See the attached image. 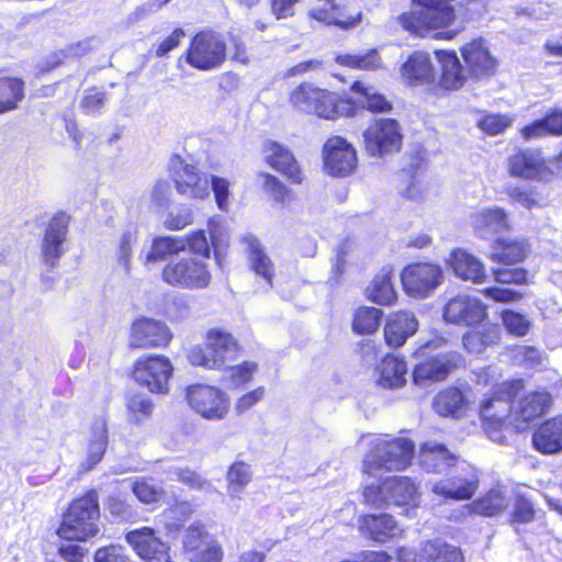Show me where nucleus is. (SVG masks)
Returning a JSON list of instances; mask_svg holds the SVG:
<instances>
[{"mask_svg":"<svg viewBox=\"0 0 562 562\" xmlns=\"http://www.w3.org/2000/svg\"><path fill=\"white\" fill-rule=\"evenodd\" d=\"M456 19L449 0H413L412 9L398 16L400 24L408 32L428 36L432 32L435 38L452 40L460 30H448Z\"/></svg>","mask_w":562,"mask_h":562,"instance_id":"f257e3e1","label":"nucleus"},{"mask_svg":"<svg viewBox=\"0 0 562 562\" xmlns=\"http://www.w3.org/2000/svg\"><path fill=\"white\" fill-rule=\"evenodd\" d=\"M415 445L412 440L391 435H379L370 440V450L363 460V472L375 476L376 471H404L413 460Z\"/></svg>","mask_w":562,"mask_h":562,"instance_id":"f03ea898","label":"nucleus"},{"mask_svg":"<svg viewBox=\"0 0 562 562\" xmlns=\"http://www.w3.org/2000/svg\"><path fill=\"white\" fill-rule=\"evenodd\" d=\"M524 387L521 380L504 381L493 385L480 404L484 431L497 443H504L506 423L512 412V400Z\"/></svg>","mask_w":562,"mask_h":562,"instance_id":"7ed1b4c3","label":"nucleus"},{"mask_svg":"<svg viewBox=\"0 0 562 562\" xmlns=\"http://www.w3.org/2000/svg\"><path fill=\"white\" fill-rule=\"evenodd\" d=\"M99 503L95 491L74 499L63 516L57 535L69 541H86L99 532Z\"/></svg>","mask_w":562,"mask_h":562,"instance_id":"20e7f679","label":"nucleus"},{"mask_svg":"<svg viewBox=\"0 0 562 562\" xmlns=\"http://www.w3.org/2000/svg\"><path fill=\"white\" fill-rule=\"evenodd\" d=\"M291 104L299 111L315 114L322 119L334 120L337 116H353L351 102L344 101L336 93L304 82L290 93Z\"/></svg>","mask_w":562,"mask_h":562,"instance_id":"39448f33","label":"nucleus"},{"mask_svg":"<svg viewBox=\"0 0 562 562\" xmlns=\"http://www.w3.org/2000/svg\"><path fill=\"white\" fill-rule=\"evenodd\" d=\"M238 351V342L233 335L222 328L213 327L205 335L204 345H195L188 352L192 366L220 370L232 361Z\"/></svg>","mask_w":562,"mask_h":562,"instance_id":"423d86ee","label":"nucleus"},{"mask_svg":"<svg viewBox=\"0 0 562 562\" xmlns=\"http://www.w3.org/2000/svg\"><path fill=\"white\" fill-rule=\"evenodd\" d=\"M162 280L182 290H204L212 282V271L207 261L198 257H172L162 269Z\"/></svg>","mask_w":562,"mask_h":562,"instance_id":"0eeeda50","label":"nucleus"},{"mask_svg":"<svg viewBox=\"0 0 562 562\" xmlns=\"http://www.w3.org/2000/svg\"><path fill=\"white\" fill-rule=\"evenodd\" d=\"M183 57L195 69L213 70L224 63L226 58V44L214 32H200L191 40Z\"/></svg>","mask_w":562,"mask_h":562,"instance_id":"6e6552de","label":"nucleus"},{"mask_svg":"<svg viewBox=\"0 0 562 562\" xmlns=\"http://www.w3.org/2000/svg\"><path fill=\"white\" fill-rule=\"evenodd\" d=\"M187 401L201 417L222 420L229 412V397L221 389L209 384H193L187 387Z\"/></svg>","mask_w":562,"mask_h":562,"instance_id":"1a4fd4ad","label":"nucleus"},{"mask_svg":"<svg viewBox=\"0 0 562 562\" xmlns=\"http://www.w3.org/2000/svg\"><path fill=\"white\" fill-rule=\"evenodd\" d=\"M363 139L367 153L382 158L401 149L403 136L396 120L379 119L366 128Z\"/></svg>","mask_w":562,"mask_h":562,"instance_id":"9d476101","label":"nucleus"},{"mask_svg":"<svg viewBox=\"0 0 562 562\" xmlns=\"http://www.w3.org/2000/svg\"><path fill=\"white\" fill-rule=\"evenodd\" d=\"M401 280L406 294L415 299H424L442 283L443 271L438 265L417 262L403 269Z\"/></svg>","mask_w":562,"mask_h":562,"instance_id":"9b49d317","label":"nucleus"},{"mask_svg":"<svg viewBox=\"0 0 562 562\" xmlns=\"http://www.w3.org/2000/svg\"><path fill=\"white\" fill-rule=\"evenodd\" d=\"M171 179L177 192L189 199L204 200L210 195V177L175 156L170 161Z\"/></svg>","mask_w":562,"mask_h":562,"instance_id":"f8f14e48","label":"nucleus"},{"mask_svg":"<svg viewBox=\"0 0 562 562\" xmlns=\"http://www.w3.org/2000/svg\"><path fill=\"white\" fill-rule=\"evenodd\" d=\"M509 176L524 180L548 181L554 171L541 153L536 149H519L506 159Z\"/></svg>","mask_w":562,"mask_h":562,"instance_id":"ddd939ff","label":"nucleus"},{"mask_svg":"<svg viewBox=\"0 0 562 562\" xmlns=\"http://www.w3.org/2000/svg\"><path fill=\"white\" fill-rule=\"evenodd\" d=\"M210 239L206 237L205 231L199 229L188 234L182 238L183 251L189 250V257H198L204 261L211 258L213 252L218 259L221 249L227 246L226 231L222 223L216 218H211L207 223Z\"/></svg>","mask_w":562,"mask_h":562,"instance_id":"4468645a","label":"nucleus"},{"mask_svg":"<svg viewBox=\"0 0 562 562\" xmlns=\"http://www.w3.org/2000/svg\"><path fill=\"white\" fill-rule=\"evenodd\" d=\"M173 367L165 356H148L139 358L133 370L134 379L153 393H167L168 382Z\"/></svg>","mask_w":562,"mask_h":562,"instance_id":"2eb2a0df","label":"nucleus"},{"mask_svg":"<svg viewBox=\"0 0 562 562\" xmlns=\"http://www.w3.org/2000/svg\"><path fill=\"white\" fill-rule=\"evenodd\" d=\"M182 548L190 562H222L220 543L203 526L191 525L183 536Z\"/></svg>","mask_w":562,"mask_h":562,"instance_id":"dca6fc26","label":"nucleus"},{"mask_svg":"<svg viewBox=\"0 0 562 562\" xmlns=\"http://www.w3.org/2000/svg\"><path fill=\"white\" fill-rule=\"evenodd\" d=\"M460 53L469 77L483 80L496 74L498 60L484 38L479 37L465 43Z\"/></svg>","mask_w":562,"mask_h":562,"instance_id":"f3484780","label":"nucleus"},{"mask_svg":"<svg viewBox=\"0 0 562 562\" xmlns=\"http://www.w3.org/2000/svg\"><path fill=\"white\" fill-rule=\"evenodd\" d=\"M487 317L482 302L470 295H456L448 300L442 307V318L448 324L459 326H475Z\"/></svg>","mask_w":562,"mask_h":562,"instance_id":"a211bd4d","label":"nucleus"},{"mask_svg":"<svg viewBox=\"0 0 562 562\" xmlns=\"http://www.w3.org/2000/svg\"><path fill=\"white\" fill-rule=\"evenodd\" d=\"M325 170L335 177H347L357 167V155L353 146L340 136H333L324 145Z\"/></svg>","mask_w":562,"mask_h":562,"instance_id":"6ab92c4d","label":"nucleus"},{"mask_svg":"<svg viewBox=\"0 0 562 562\" xmlns=\"http://www.w3.org/2000/svg\"><path fill=\"white\" fill-rule=\"evenodd\" d=\"M125 541L146 562H171L169 547L162 542L153 528L142 527L128 531Z\"/></svg>","mask_w":562,"mask_h":562,"instance_id":"aec40b11","label":"nucleus"},{"mask_svg":"<svg viewBox=\"0 0 562 562\" xmlns=\"http://www.w3.org/2000/svg\"><path fill=\"white\" fill-rule=\"evenodd\" d=\"M172 338L168 326L154 318L136 319L131 328L128 344L132 348L165 347Z\"/></svg>","mask_w":562,"mask_h":562,"instance_id":"412c9836","label":"nucleus"},{"mask_svg":"<svg viewBox=\"0 0 562 562\" xmlns=\"http://www.w3.org/2000/svg\"><path fill=\"white\" fill-rule=\"evenodd\" d=\"M308 15L324 24L342 29L353 26L360 19L359 12L349 11L348 0H315Z\"/></svg>","mask_w":562,"mask_h":562,"instance_id":"4be33fe9","label":"nucleus"},{"mask_svg":"<svg viewBox=\"0 0 562 562\" xmlns=\"http://www.w3.org/2000/svg\"><path fill=\"white\" fill-rule=\"evenodd\" d=\"M460 359V355L454 351L427 358L415 366L413 381L417 385L441 381L458 366Z\"/></svg>","mask_w":562,"mask_h":562,"instance_id":"5701e85b","label":"nucleus"},{"mask_svg":"<svg viewBox=\"0 0 562 562\" xmlns=\"http://www.w3.org/2000/svg\"><path fill=\"white\" fill-rule=\"evenodd\" d=\"M471 226L476 237L491 239L509 229L507 212L499 206L480 207L471 214Z\"/></svg>","mask_w":562,"mask_h":562,"instance_id":"b1692460","label":"nucleus"},{"mask_svg":"<svg viewBox=\"0 0 562 562\" xmlns=\"http://www.w3.org/2000/svg\"><path fill=\"white\" fill-rule=\"evenodd\" d=\"M69 217L64 214H57L49 222L42 243L43 261L48 267H54L61 257L63 244L66 240Z\"/></svg>","mask_w":562,"mask_h":562,"instance_id":"393cba45","label":"nucleus"},{"mask_svg":"<svg viewBox=\"0 0 562 562\" xmlns=\"http://www.w3.org/2000/svg\"><path fill=\"white\" fill-rule=\"evenodd\" d=\"M384 491L390 503L406 508H417L420 503L419 486L408 476H391L384 480Z\"/></svg>","mask_w":562,"mask_h":562,"instance_id":"a878e982","label":"nucleus"},{"mask_svg":"<svg viewBox=\"0 0 562 562\" xmlns=\"http://www.w3.org/2000/svg\"><path fill=\"white\" fill-rule=\"evenodd\" d=\"M446 262L453 273L464 281L483 283L486 279L483 262L462 248L452 250Z\"/></svg>","mask_w":562,"mask_h":562,"instance_id":"bb28decb","label":"nucleus"},{"mask_svg":"<svg viewBox=\"0 0 562 562\" xmlns=\"http://www.w3.org/2000/svg\"><path fill=\"white\" fill-rule=\"evenodd\" d=\"M350 91L351 97L344 99V101L351 102L353 115L356 114V108L366 109L373 113H384L392 110V103L385 95L380 93L375 87L364 81H355L351 85Z\"/></svg>","mask_w":562,"mask_h":562,"instance_id":"cd10ccee","label":"nucleus"},{"mask_svg":"<svg viewBox=\"0 0 562 562\" xmlns=\"http://www.w3.org/2000/svg\"><path fill=\"white\" fill-rule=\"evenodd\" d=\"M436 58L440 65L439 86L446 90H458L464 86L469 77L465 66L454 50H437Z\"/></svg>","mask_w":562,"mask_h":562,"instance_id":"c85d7f7f","label":"nucleus"},{"mask_svg":"<svg viewBox=\"0 0 562 562\" xmlns=\"http://www.w3.org/2000/svg\"><path fill=\"white\" fill-rule=\"evenodd\" d=\"M458 457L442 443L429 441L422 445L418 462L427 473H442L456 465Z\"/></svg>","mask_w":562,"mask_h":562,"instance_id":"c756f323","label":"nucleus"},{"mask_svg":"<svg viewBox=\"0 0 562 562\" xmlns=\"http://www.w3.org/2000/svg\"><path fill=\"white\" fill-rule=\"evenodd\" d=\"M263 154L267 164L274 170L284 175L294 183L302 181L300 167L290 150L282 145L268 140L263 145Z\"/></svg>","mask_w":562,"mask_h":562,"instance_id":"7c9ffc66","label":"nucleus"},{"mask_svg":"<svg viewBox=\"0 0 562 562\" xmlns=\"http://www.w3.org/2000/svg\"><path fill=\"white\" fill-rule=\"evenodd\" d=\"M360 532L374 541L385 542L398 537L403 530L391 515H366L359 520Z\"/></svg>","mask_w":562,"mask_h":562,"instance_id":"2f4dec72","label":"nucleus"},{"mask_svg":"<svg viewBox=\"0 0 562 562\" xmlns=\"http://www.w3.org/2000/svg\"><path fill=\"white\" fill-rule=\"evenodd\" d=\"M476 490L477 479L473 473L442 479L431 485L435 495L450 499H469Z\"/></svg>","mask_w":562,"mask_h":562,"instance_id":"473e14b6","label":"nucleus"},{"mask_svg":"<svg viewBox=\"0 0 562 562\" xmlns=\"http://www.w3.org/2000/svg\"><path fill=\"white\" fill-rule=\"evenodd\" d=\"M417 328L418 321L414 313L409 311L393 313L384 328L385 341L391 347H401L416 333Z\"/></svg>","mask_w":562,"mask_h":562,"instance_id":"72a5a7b5","label":"nucleus"},{"mask_svg":"<svg viewBox=\"0 0 562 562\" xmlns=\"http://www.w3.org/2000/svg\"><path fill=\"white\" fill-rule=\"evenodd\" d=\"M108 446V428L106 420L103 417H98L91 425L87 457L80 463V473H86L92 470L102 460Z\"/></svg>","mask_w":562,"mask_h":562,"instance_id":"f704fd0d","label":"nucleus"},{"mask_svg":"<svg viewBox=\"0 0 562 562\" xmlns=\"http://www.w3.org/2000/svg\"><path fill=\"white\" fill-rule=\"evenodd\" d=\"M533 447L541 453L562 451V414L546 420L533 434Z\"/></svg>","mask_w":562,"mask_h":562,"instance_id":"c9c22d12","label":"nucleus"},{"mask_svg":"<svg viewBox=\"0 0 562 562\" xmlns=\"http://www.w3.org/2000/svg\"><path fill=\"white\" fill-rule=\"evenodd\" d=\"M404 80L412 86L430 83L435 79L430 56L425 52H415L401 69Z\"/></svg>","mask_w":562,"mask_h":562,"instance_id":"e433bc0d","label":"nucleus"},{"mask_svg":"<svg viewBox=\"0 0 562 562\" xmlns=\"http://www.w3.org/2000/svg\"><path fill=\"white\" fill-rule=\"evenodd\" d=\"M501 335L498 325L486 323L477 329L465 333L462 336V344L469 352L480 355L486 348L498 344Z\"/></svg>","mask_w":562,"mask_h":562,"instance_id":"4c0bfd02","label":"nucleus"},{"mask_svg":"<svg viewBox=\"0 0 562 562\" xmlns=\"http://www.w3.org/2000/svg\"><path fill=\"white\" fill-rule=\"evenodd\" d=\"M491 248L490 258L506 265L522 261L529 250L525 240L516 238H497Z\"/></svg>","mask_w":562,"mask_h":562,"instance_id":"58836bf2","label":"nucleus"},{"mask_svg":"<svg viewBox=\"0 0 562 562\" xmlns=\"http://www.w3.org/2000/svg\"><path fill=\"white\" fill-rule=\"evenodd\" d=\"M378 384L384 389H398L406 383V362L395 356H386L378 367Z\"/></svg>","mask_w":562,"mask_h":562,"instance_id":"ea45409f","label":"nucleus"},{"mask_svg":"<svg viewBox=\"0 0 562 562\" xmlns=\"http://www.w3.org/2000/svg\"><path fill=\"white\" fill-rule=\"evenodd\" d=\"M524 140L562 135V111L553 110L543 119L536 120L520 130Z\"/></svg>","mask_w":562,"mask_h":562,"instance_id":"a19ab883","label":"nucleus"},{"mask_svg":"<svg viewBox=\"0 0 562 562\" xmlns=\"http://www.w3.org/2000/svg\"><path fill=\"white\" fill-rule=\"evenodd\" d=\"M418 562H462L463 554L454 546L442 541H428L422 544L418 553Z\"/></svg>","mask_w":562,"mask_h":562,"instance_id":"79ce46f5","label":"nucleus"},{"mask_svg":"<svg viewBox=\"0 0 562 562\" xmlns=\"http://www.w3.org/2000/svg\"><path fill=\"white\" fill-rule=\"evenodd\" d=\"M138 243V228L135 224H126L120 232L116 241L114 256L120 266L127 272L131 268V260L134 248Z\"/></svg>","mask_w":562,"mask_h":562,"instance_id":"37998d69","label":"nucleus"},{"mask_svg":"<svg viewBox=\"0 0 562 562\" xmlns=\"http://www.w3.org/2000/svg\"><path fill=\"white\" fill-rule=\"evenodd\" d=\"M391 271L382 270L366 289L367 297L379 305H391L396 301Z\"/></svg>","mask_w":562,"mask_h":562,"instance_id":"c03bdc74","label":"nucleus"},{"mask_svg":"<svg viewBox=\"0 0 562 562\" xmlns=\"http://www.w3.org/2000/svg\"><path fill=\"white\" fill-rule=\"evenodd\" d=\"M551 405V395L546 391L533 392L518 404L516 414L524 423L533 420L544 414Z\"/></svg>","mask_w":562,"mask_h":562,"instance_id":"a18cd8bd","label":"nucleus"},{"mask_svg":"<svg viewBox=\"0 0 562 562\" xmlns=\"http://www.w3.org/2000/svg\"><path fill=\"white\" fill-rule=\"evenodd\" d=\"M252 479L250 465L243 461L234 462L226 473L227 496L240 501L246 486Z\"/></svg>","mask_w":562,"mask_h":562,"instance_id":"49530a36","label":"nucleus"},{"mask_svg":"<svg viewBox=\"0 0 562 562\" xmlns=\"http://www.w3.org/2000/svg\"><path fill=\"white\" fill-rule=\"evenodd\" d=\"M432 406L440 416L458 417L465 406V398L459 389L448 387L435 396Z\"/></svg>","mask_w":562,"mask_h":562,"instance_id":"de8ad7c7","label":"nucleus"},{"mask_svg":"<svg viewBox=\"0 0 562 562\" xmlns=\"http://www.w3.org/2000/svg\"><path fill=\"white\" fill-rule=\"evenodd\" d=\"M24 98V82L0 72V114L13 111Z\"/></svg>","mask_w":562,"mask_h":562,"instance_id":"09e8293b","label":"nucleus"},{"mask_svg":"<svg viewBox=\"0 0 562 562\" xmlns=\"http://www.w3.org/2000/svg\"><path fill=\"white\" fill-rule=\"evenodd\" d=\"M248 258L255 273L261 277L271 288L273 285L274 269L269 256L263 251L258 239L248 238Z\"/></svg>","mask_w":562,"mask_h":562,"instance_id":"8fccbe9b","label":"nucleus"},{"mask_svg":"<svg viewBox=\"0 0 562 562\" xmlns=\"http://www.w3.org/2000/svg\"><path fill=\"white\" fill-rule=\"evenodd\" d=\"M509 501L499 490H492L481 499L467 505L465 508L474 514L494 516L507 508Z\"/></svg>","mask_w":562,"mask_h":562,"instance_id":"3c124183","label":"nucleus"},{"mask_svg":"<svg viewBox=\"0 0 562 562\" xmlns=\"http://www.w3.org/2000/svg\"><path fill=\"white\" fill-rule=\"evenodd\" d=\"M383 312L371 306L358 307L353 313L352 329L360 335L374 333L381 322Z\"/></svg>","mask_w":562,"mask_h":562,"instance_id":"603ef678","label":"nucleus"},{"mask_svg":"<svg viewBox=\"0 0 562 562\" xmlns=\"http://www.w3.org/2000/svg\"><path fill=\"white\" fill-rule=\"evenodd\" d=\"M183 251L181 237L166 236L154 239L151 248L146 256L147 262H156L165 259L167 256L179 255Z\"/></svg>","mask_w":562,"mask_h":562,"instance_id":"864d4df0","label":"nucleus"},{"mask_svg":"<svg viewBox=\"0 0 562 562\" xmlns=\"http://www.w3.org/2000/svg\"><path fill=\"white\" fill-rule=\"evenodd\" d=\"M336 61L341 66L361 70H374L382 66L381 58L375 49L361 55H338Z\"/></svg>","mask_w":562,"mask_h":562,"instance_id":"5fc2aeb1","label":"nucleus"},{"mask_svg":"<svg viewBox=\"0 0 562 562\" xmlns=\"http://www.w3.org/2000/svg\"><path fill=\"white\" fill-rule=\"evenodd\" d=\"M505 193L512 203L519 204L525 209L531 210L541 206L538 192L529 186L508 184L505 188Z\"/></svg>","mask_w":562,"mask_h":562,"instance_id":"6e6d98bb","label":"nucleus"},{"mask_svg":"<svg viewBox=\"0 0 562 562\" xmlns=\"http://www.w3.org/2000/svg\"><path fill=\"white\" fill-rule=\"evenodd\" d=\"M514 121L515 115L488 113L479 120L477 126L484 133L494 136L504 133L513 125Z\"/></svg>","mask_w":562,"mask_h":562,"instance_id":"4d7b16f0","label":"nucleus"},{"mask_svg":"<svg viewBox=\"0 0 562 562\" xmlns=\"http://www.w3.org/2000/svg\"><path fill=\"white\" fill-rule=\"evenodd\" d=\"M501 318L504 327L510 335L522 337L530 330L531 322L526 315L512 310H505L503 311Z\"/></svg>","mask_w":562,"mask_h":562,"instance_id":"13d9d810","label":"nucleus"},{"mask_svg":"<svg viewBox=\"0 0 562 562\" xmlns=\"http://www.w3.org/2000/svg\"><path fill=\"white\" fill-rule=\"evenodd\" d=\"M170 473L191 490L209 491L212 487L211 482L206 477L188 468H173Z\"/></svg>","mask_w":562,"mask_h":562,"instance_id":"bf43d9fd","label":"nucleus"},{"mask_svg":"<svg viewBox=\"0 0 562 562\" xmlns=\"http://www.w3.org/2000/svg\"><path fill=\"white\" fill-rule=\"evenodd\" d=\"M257 371V364L255 362L245 361L241 364L229 367L226 370L224 380L229 383L231 386H239L249 382Z\"/></svg>","mask_w":562,"mask_h":562,"instance_id":"052dcab7","label":"nucleus"},{"mask_svg":"<svg viewBox=\"0 0 562 562\" xmlns=\"http://www.w3.org/2000/svg\"><path fill=\"white\" fill-rule=\"evenodd\" d=\"M210 189H212L217 207L221 211H228L231 193V181L218 176L210 177Z\"/></svg>","mask_w":562,"mask_h":562,"instance_id":"680f3d73","label":"nucleus"},{"mask_svg":"<svg viewBox=\"0 0 562 562\" xmlns=\"http://www.w3.org/2000/svg\"><path fill=\"white\" fill-rule=\"evenodd\" d=\"M106 101V93L97 88H90L85 91L80 101V108L83 113L93 115L99 114L104 108Z\"/></svg>","mask_w":562,"mask_h":562,"instance_id":"e2e57ef3","label":"nucleus"},{"mask_svg":"<svg viewBox=\"0 0 562 562\" xmlns=\"http://www.w3.org/2000/svg\"><path fill=\"white\" fill-rule=\"evenodd\" d=\"M513 360L520 366L536 367L542 361L541 352L532 346H517L512 351Z\"/></svg>","mask_w":562,"mask_h":562,"instance_id":"0e129e2a","label":"nucleus"},{"mask_svg":"<svg viewBox=\"0 0 562 562\" xmlns=\"http://www.w3.org/2000/svg\"><path fill=\"white\" fill-rule=\"evenodd\" d=\"M133 492L140 502L147 504L159 501L162 495V490L159 486L146 480L135 481Z\"/></svg>","mask_w":562,"mask_h":562,"instance_id":"69168bd1","label":"nucleus"},{"mask_svg":"<svg viewBox=\"0 0 562 562\" xmlns=\"http://www.w3.org/2000/svg\"><path fill=\"white\" fill-rule=\"evenodd\" d=\"M94 562H128L130 558L124 547L110 544L99 548L93 557Z\"/></svg>","mask_w":562,"mask_h":562,"instance_id":"338daca9","label":"nucleus"},{"mask_svg":"<svg viewBox=\"0 0 562 562\" xmlns=\"http://www.w3.org/2000/svg\"><path fill=\"white\" fill-rule=\"evenodd\" d=\"M263 189L277 202H284L288 196V189L274 176L262 173Z\"/></svg>","mask_w":562,"mask_h":562,"instance_id":"774afa93","label":"nucleus"}]
</instances>
